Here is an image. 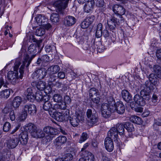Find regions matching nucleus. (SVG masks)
Masks as SVG:
<instances>
[{
    "mask_svg": "<svg viewBox=\"0 0 161 161\" xmlns=\"http://www.w3.org/2000/svg\"><path fill=\"white\" fill-rule=\"evenodd\" d=\"M90 25L86 19H85L83 22L81 23V27L83 29H86L88 28Z\"/></svg>",
    "mask_w": 161,
    "mask_h": 161,
    "instance_id": "4d7b16f0",
    "label": "nucleus"
},
{
    "mask_svg": "<svg viewBox=\"0 0 161 161\" xmlns=\"http://www.w3.org/2000/svg\"><path fill=\"white\" fill-rule=\"evenodd\" d=\"M69 122L70 124L73 127L77 126L80 122H82L84 120V117L82 114H76L75 115H71L69 118Z\"/></svg>",
    "mask_w": 161,
    "mask_h": 161,
    "instance_id": "423d86ee",
    "label": "nucleus"
},
{
    "mask_svg": "<svg viewBox=\"0 0 161 161\" xmlns=\"http://www.w3.org/2000/svg\"><path fill=\"white\" fill-rule=\"evenodd\" d=\"M60 115L58 114L57 119L60 121H67L69 117V110L68 109H65L59 112Z\"/></svg>",
    "mask_w": 161,
    "mask_h": 161,
    "instance_id": "f8f14e48",
    "label": "nucleus"
},
{
    "mask_svg": "<svg viewBox=\"0 0 161 161\" xmlns=\"http://www.w3.org/2000/svg\"><path fill=\"white\" fill-rule=\"evenodd\" d=\"M125 129L127 130L128 131L132 132L134 131L135 130V128L133 124L130 122H126L125 124Z\"/></svg>",
    "mask_w": 161,
    "mask_h": 161,
    "instance_id": "72a5a7b5",
    "label": "nucleus"
},
{
    "mask_svg": "<svg viewBox=\"0 0 161 161\" xmlns=\"http://www.w3.org/2000/svg\"><path fill=\"white\" fill-rule=\"evenodd\" d=\"M116 128L117 129L118 133L120 135H122L124 134L125 132V124H123L122 123H118L116 126Z\"/></svg>",
    "mask_w": 161,
    "mask_h": 161,
    "instance_id": "c85d7f7f",
    "label": "nucleus"
},
{
    "mask_svg": "<svg viewBox=\"0 0 161 161\" xmlns=\"http://www.w3.org/2000/svg\"><path fill=\"white\" fill-rule=\"evenodd\" d=\"M20 64L19 60V59L16 60L14 67V71H9L8 73L7 79L13 85H15L19 82L18 70Z\"/></svg>",
    "mask_w": 161,
    "mask_h": 161,
    "instance_id": "20e7f679",
    "label": "nucleus"
},
{
    "mask_svg": "<svg viewBox=\"0 0 161 161\" xmlns=\"http://www.w3.org/2000/svg\"><path fill=\"white\" fill-rule=\"evenodd\" d=\"M43 109L45 111H48L50 115L55 119H57L58 113L53 107L52 103L50 101L44 102L43 106Z\"/></svg>",
    "mask_w": 161,
    "mask_h": 161,
    "instance_id": "0eeeda50",
    "label": "nucleus"
},
{
    "mask_svg": "<svg viewBox=\"0 0 161 161\" xmlns=\"http://www.w3.org/2000/svg\"><path fill=\"white\" fill-rule=\"evenodd\" d=\"M156 55L157 58V61L159 64H161V48L157 50Z\"/></svg>",
    "mask_w": 161,
    "mask_h": 161,
    "instance_id": "de8ad7c7",
    "label": "nucleus"
},
{
    "mask_svg": "<svg viewBox=\"0 0 161 161\" xmlns=\"http://www.w3.org/2000/svg\"><path fill=\"white\" fill-rule=\"evenodd\" d=\"M45 29L47 30H51L52 28V26L51 24L49 23H45V25H44L42 26Z\"/></svg>",
    "mask_w": 161,
    "mask_h": 161,
    "instance_id": "e2e57ef3",
    "label": "nucleus"
},
{
    "mask_svg": "<svg viewBox=\"0 0 161 161\" xmlns=\"http://www.w3.org/2000/svg\"><path fill=\"white\" fill-rule=\"evenodd\" d=\"M45 136L44 133L42 130L40 129H36L35 130L32 132V136L36 138H42Z\"/></svg>",
    "mask_w": 161,
    "mask_h": 161,
    "instance_id": "393cba45",
    "label": "nucleus"
},
{
    "mask_svg": "<svg viewBox=\"0 0 161 161\" xmlns=\"http://www.w3.org/2000/svg\"><path fill=\"white\" fill-rule=\"evenodd\" d=\"M18 136L16 133L12 136V137L8 141L7 147L9 149L15 148L18 144L19 139L18 138Z\"/></svg>",
    "mask_w": 161,
    "mask_h": 161,
    "instance_id": "1a4fd4ad",
    "label": "nucleus"
},
{
    "mask_svg": "<svg viewBox=\"0 0 161 161\" xmlns=\"http://www.w3.org/2000/svg\"><path fill=\"white\" fill-rule=\"evenodd\" d=\"M16 135L18 136V138L19 139V142L23 145H26L28 142V134L27 131H24L20 134L16 133Z\"/></svg>",
    "mask_w": 161,
    "mask_h": 161,
    "instance_id": "9d476101",
    "label": "nucleus"
},
{
    "mask_svg": "<svg viewBox=\"0 0 161 161\" xmlns=\"http://www.w3.org/2000/svg\"><path fill=\"white\" fill-rule=\"evenodd\" d=\"M47 71L46 69L43 68L37 69L32 74V77L35 80L42 79L46 75Z\"/></svg>",
    "mask_w": 161,
    "mask_h": 161,
    "instance_id": "6e6552de",
    "label": "nucleus"
},
{
    "mask_svg": "<svg viewBox=\"0 0 161 161\" xmlns=\"http://www.w3.org/2000/svg\"><path fill=\"white\" fill-rule=\"evenodd\" d=\"M153 71L156 75L161 79V67L158 64L154 65L153 66Z\"/></svg>",
    "mask_w": 161,
    "mask_h": 161,
    "instance_id": "bb28decb",
    "label": "nucleus"
},
{
    "mask_svg": "<svg viewBox=\"0 0 161 161\" xmlns=\"http://www.w3.org/2000/svg\"><path fill=\"white\" fill-rule=\"evenodd\" d=\"M22 102V98L19 96L15 97L12 102V105L14 108L15 109L18 108Z\"/></svg>",
    "mask_w": 161,
    "mask_h": 161,
    "instance_id": "4be33fe9",
    "label": "nucleus"
},
{
    "mask_svg": "<svg viewBox=\"0 0 161 161\" xmlns=\"http://www.w3.org/2000/svg\"><path fill=\"white\" fill-rule=\"evenodd\" d=\"M82 157L79 161H94V157L93 155L90 152H87L86 154L80 155Z\"/></svg>",
    "mask_w": 161,
    "mask_h": 161,
    "instance_id": "a211bd4d",
    "label": "nucleus"
},
{
    "mask_svg": "<svg viewBox=\"0 0 161 161\" xmlns=\"http://www.w3.org/2000/svg\"><path fill=\"white\" fill-rule=\"evenodd\" d=\"M53 99L54 102L58 103L62 101V97L60 94H56L53 95Z\"/></svg>",
    "mask_w": 161,
    "mask_h": 161,
    "instance_id": "a18cd8bd",
    "label": "nucleus"
},
{
    "mask_svg": "<svg viewBox=\"0 0 161 161\" xmlns=\"http://www.w3.org/2000/svg\"><path fill=\"white\" fill-rule=\"evenodd\" d=\"M115 14H113L107 19V24L111 30H113L122 24L124 19L122 15L125 13V10L122 6L115 4L113 8Z\"/></svg>",
    "mask_w": 161,
    "mask_h": 161,
    "instance_id": "f03ea898",
    "label": "nucleus"
},
{
    "mask_svg": "<svg viewBox=\"0 0 161 161\" xmlns=\"http://www.w3.org/2000/svg\"><path fill=\"white\" fill-rule=\"evenodd\" d=\"M25 93L28 100L31 102L35 99V96L31 88L29 87L27 88Z\"/></svg>",
    "mask_w": 161,
    "mask_h": 161,
    "instance_id": "b1692460",
    "label": "nucleus"
},
{
    "mask_svg": "<svg viewBox=\"0 0 161 161\" xmlns=\"http://www.w3.org/2000/svg\"><path fill=\"white\" fill-rule=\"evenodd\" d=\"M94 19V16L89 15L85 19L90 25L93 21Z\"/></svg>",
    "mask_w": 161,
    "mask_h": 161,
    "instance_id": "6e6d98bb",
    "label": "nucleus"
},
{
    "mask_svg": "<svg viewBox=\"0 0 161 161\" xmlns=\"http://www.w3.org/2000/svg\"><path fill=\"white\" fill-rule=\"evenodd\" d=\"M159 22L157 19L155 18L153 19V20H151L150 23L151 24L155 25L156 23H158Z\"/></svg>",
    "mask_w": 161,
    "mask_h": 161,
    "instance_id": "774afa93",
    "label": "nucleus"
},
{
    "mask_svg": "<svg viewBox=\"0 0 161 161\" xmlns=\"http://www.w3.org/2000/svg\"><path fill=\"white\" fill-rule=\"evenodd\" d=\"M64 103L66 104H69L71 103V99L69 96L66 95L64 97Z\"/></svg>",
    "mask_w": 161,
    "mask_h": 161,
    "instance_id": "13d9d810",
    "label": "nucleus"
},
{
    "mask_svg": "<svg viewBox=\"0 0 161 161\" xmlns=\"http://www.w3.org/2000/svg\"><path fill=\"white\" fill-rule=\"evenodd\" d=\"M10 94V90L8 89L3 90L0 92V97L6 99L9 96Z\"/></svg>",
    "mask_w": 161,
    "mask_h": 161,
    "instance_id": "c756f323",
    "label": "nucleus"
},
{
    "mask_svg": "<svg viewBox=\"0 0 161 161\" xmlns=\"http://www.w3.org/2000/svg\"><path fill=\"white\" fill-rule=\"evenodd\" d=\"M113 139L110 137H107L105 139L104 146L108 152L112 151L114 148Z\"/></svg>",
    "mask_w": 161,
    "mask_h": 161,
    "instance_id": "ddd939ff",
    "label": "nucleus"
},
{
    "mask_svg": "<svg viewBox=\"0 0 161 161\" xmlns=\"http://www.w3.org/2000/svg\"><path fill=\"white\" fill-rule=\"evenodd\" d=\"M95 0L96 6L99 7H103V6L104 3L103 0Z\"/></svg>",
    "mask_w": 161,
    "mask_h": 161,
    "instance_id": "5fc2aeb1",
    "label": "nucleus"
},
{
    "mask_svg": "<svg viewBox=\"0 0 161 161\" xmlns=\"http://www.w3.org/2000/svg\"><path fill=\"white\" fill-rule=\"evenodd\" d=\"M94 0H88L84 7L85 12L89 13L93 8L95 5Z\"/></svg>",
    "mask_w": 161,
    "mask_h": 161,
    "instance_id": "6ab92c4d",
    "label": "nucleus"
},
{
    "mask_svg": "<svg viewBox=\"0 0 161 161\" xmlns=\"http://www.w3.org/2000/svg\"><path fill=\"white\" fill-rule=\"evenodd\" d=\"M35 97L38 101L40 102L42 101L43 99V96L41 91H37L35 93Z\"/></svg>",
    "mask_w": 161,
    "mask_h": 161,
    "instance_id": "58836bf2",
    "label": "nucleus"
},
{
    "mask_svg": "<svg viewBox=\"0 0 161 161\" xmlns=\"http://www.w3.org/2000/svg\"><path fill=\"white\" fill-rule=\"evenodd\" d=\"M96 97H92V101L96 104H98L99 103L100 100L101 99V96L100 94H97V96H95Z\"/></svg>",
    "mask_w": 161,
    "mask_h": 161,
    "instance_id": "864d4df0",
    "label": "nucleus"
},
{
    "mask_svg": "<svg viewBox=\"0 0 161 161\" xmlns=\"http://www.w3.org/2000/svg\"><path fill=\"white\" fill-rule=\"evenodd\" d=\"M36 20L38 24L41 26L45 25V24L47 23V20L46 18L42 15H38L36 18Z\"/></svg>",
    "mask_w": 161,
    "mask_h": 161,
    "instance_id": "5701e85b",
    "label": "nucleus"
},
{
    "mask_svg": "<svg viewBox=\"0 0 161 161\" xmlns=\"http://www.w3.org/2000/svg\"><path fill=\"white\" fill-rule=\"evenodd\" d=\"M41 58H42L43 62H48L49 61V57L46 55L42 56Z\"/></svg>",
    "mask_w": 161,
    "mask_h": 161,
    "instance_id": "0e129e2a",
    "label": "nucleus"
},
{
    "mask_svg": "<svg viewBox=\"0 0 161 161\" xmlns=\"http://www.w3.org/2000/svg\"><path fill=\"white\" fill-rule=\"evenodd\" d=\"M50 19L53 23L58 22L59 21V15L56 13L52 14L50 17Z\"/></svg>",
    "mask_w": 161,
    "mask_h": 161,
    "instance_id": "ea45409f",
    "label": "nucleus"
},
{
    "mask_svg": "<svg viewBox=\"0 0 161 161\" xmlns=\"http://www.w3.org/2000/svg\"><path fill=\"white\" fill-rule=\"evenodd\" d=\"M10 118L12 121H14L15 119L14 111L13 110L10 111L9 113Z\"/></svg>",
    "mask_w": 161,
    "mask_h": 161,
    "instance_id": "052dcab7",
    "label": "nucleus"
},
{
    "mask_svg": "<svg viewBox=\"0 0 161 161\" xmlns=\"http://www.w3.org/2000/svg\"><path fill=\"white\" fill-rule=\"evenodd\" d=\"M113 107L110 106L108 108L105 109V111L106 113H102V116L105 118H108L110 115L111 113L112 112H113V109H112Z\"/></svg>",
    "mask_w": 161,
    "mask_h": 161,
    "instance_id": "473e14b6",
    "label": "nucleus"
},
{
    "mask_svg": "<svg viewBox=\"0 0 161 161\" xmlns=\"http://www.w3.org/2000/svg\"><path fill=\"white\" fill-rule=\"evenodd\" d=\"M99 94L97 89L95 88H92L89 90V96L91 98L95 97V96Z\"/></svg>",
    "mask_w": 161,
    "mask_h": 161,
    "instance_id": "c9c22d12",
    "label": "nucleus"
},
{
    "mask_svg": "<svg viewBox=\"0 0 161 161\" xmlns=\"http://www.w3.org/2000/svg\"><path fill=\"white\" fill-rule=\"evenodd\" d=\"M103 25L99 23L97 25L96 31V36L97 38H99L102 35Z\"/></svg>",
    "mask_w": 161,
    "mask_h": 161,
    "instance_id": "7c9ffc66",
    "label": "nucleus"
},
{
    "mask_svg": "<svg viewBox=\"0 0 161 161\" xmlns=\"http://www.w3.org/2000/svg\"><path fill=\"white\" fill-rule=\"evenodd\" d=\"M130 119L132 122L138 125H140L142 123L141 118L136 116H132L130 117Z\"/></svg>",
    "mask_w": 161,
    "mask_h": 161,
    "instance_id": "2f4dec72",
    "label": "nucleus"
},
{
    "mask_svg": "<svg viewBox=\"0 0 161 161\" xmlns=\"http://www.w3.org/2000/svg\"><path fill=\"white\" fill-rule=\"evenodd\" d=\"M76 22L75 18L71 16H68L64 19V24L66 26H71L74 25Z\"/></svg>",
    "mask_w": 161,
    "mask_h": 161,
    "instance_id": "aec40b11",
    "label": "nucleus"
},
{
    "mask_svg": "<svg viewBox=\"0 0 161 161\" xmlns=\"http://www.w3.org/2000/svg\"><path fill=\"white\" fill-rule=\"evenodd\" d=\"M88 137L87 134L85 132H83L80 137L79 142L80 143H82L87 140Z\"/></svg>",
    "mask_w": 161,
    "mask_h": 161,
    "instance_id": "37998d69",
    "label": "nucleus"
},
{
    "mask_svg": "<svg viewBox=\"0 0 161 161\" xmlns=\"http://www.w3.org/2000/svg\"><path fill=\"white\" fill-rule=\"evenodd\" d=\"M143 109L142 107H139L135 108L134 109L136 112L142 113L143 111Z\"/></svg>",
    "mask_w": 161,
    "mask_h": 161,
    "instance_id": "338daca9",
    "label": "nucleus"
},
{
    "mask_svg": "<svg viewBox=\"0 0 161 161\" xmlns=\"http://www.w3.org/2000/svg\"><path fill=\"white\" fill-rule=\"evenodd\" d=\"M86 114L88 119H89L91 117H93L97 114L96 112L94 110L92 111L91 109H88L87 111Z\"/></svg>",
    "mask_w": 161,
    "mask_h": 161,
    "instance_id": "4c0bfd02",
    "label": "nucleus"
},
{
    "mask_svg": "<svg viewBox=\"0 0 161 161\" xmlns=\"http://www.w3.org/2000/svg\"><path fill=\"white\" fill-rule=\"evenodd\" d=\"M11 128V125L8 122H6L3 126V130L4 131L7 132Z\"/></svg>",
    "mask_w": 161,
    "mask_h": 161,
    "instance_id": "3c124183",
    "label": "nucleus"
},
{
    "mask_svg": "<svg viewBox=\"0 0 161 161\" xmlns=\"http://www.w3.org/2000/svg\"><path fill=\"white\" fill-rule=\"evenodd\" d=\"M122 97L125 102L128 103L132 100V97L129 92L126 90H123L121 92Z\"/></svg>",
    "mask_w": 161,
    "mask_h": 161,
    "instance_id": "412c9836",
    "label": "nucleus"
},
{
    "mask_svg": "<svg viewBox=\"0 0 161 161\" xmlns=\"http://www.w3.org/2000/svg\"><path fill=\"white\" fill-rule=\"evenodd\" d=\"M102 34L103 36L107 38L109 37V33L108 30L106 29L104 30L102 32Z\"/></svg>",
    "mask_w": 161,
    "mask_h": 161,
    "instance_id": "69168bd1",
    "label": "nucleus"
},
{
    "mask_svg": "<svg viewBox=\"0 0 161 161\" xmlns=\"http://www.w3.org/2000/svg\"><path fill=\"white\" fill-rule=\"evenodd\" d=\"M118 132L115 127H112L108 133V137L114 139V141H118Z\"/></svg>",
    "mask_w": 161,
    "mask_h": 161,
    "instance_id": "4468645a",
    "label": "nucleus"
},
{
    "mask_svg": "<svg viewBox=\"0 0 161 161\" xmlns=\"http://www.w3.org/2000/svg\"><path fill=\"white\" fill-rule=\"evenodd\" d=\"M66 108V104L64 103H61L60 104H58V108L62 109L63 110L67 109Z\"/></svg>",
    "mask_w": 161,
    "mask_h": 161,
    "instance_id": "680f3d73",
    "label": "nucleus"
},
{
    "mask_svg": "<svg viewBox=\"0 0 161 161\" xmlns=\"http://www.w3.org/2000/svg\"><path fill=\"white\" fill-rule=\"evenodd\" d=\"M55 141L56 145L59 146L64 144L67 141V139L64 136H60L56 138Z\"/></svg>",
    "mask_w": 161,
    "mask_h": 161,
    "instance_id": "cd10ccee",
    "label": "nucleus"
},
{
    "mask_svg": "<svg viewBox=\"0 0 161 161\" xmlns=\"http://www.w3.org/2000/svg\"><path fill=\"white\" fill-rule=\"evenodd\" d=\"M112 108L113 109V111H115L119 114H122L125 111L124 106L121 101L117 102Z\"/></svg>",
    "mask_w": 161,
    "mask_h": 161,
    "instance_id": "9b49d317",
    "label": "nucleus"
},
{
    "mask_svg": "<svg viewBox=\"0 0 161 161\" xmlns=\"http://www.w3.org/2000/svg\"><path fill=\"white\" fill-rule=\"evenodd\" d=\"M65 77V73L63 72L60 71L58 74V78L60 79H64Z\"/></svg>",
    "mask_w": 161,
    "mask_h": 161,
    "instance_id": "bf43d9fd",
    "label": "nucleus"
},
{
    "mask_svg": "<svg viewBox=\"0 0 161 161\" xmlns=\"http://www.w3.org/2000/svg\"><path fill=\"white\" fill-rule=\"evenodd\" d=\"M55 47L53 46L47 45L46 46L45 50L47 53H52L55 49Z\"/></svg>",
    "mask_w": 161,
    "mask_h": 161,
    "instance_id": "8fccbe9b",
    "label": "nucleus"
},
{
    "mask_svg": "<svg viewBox=\"0 0 161 161\" xmlns=\"http://www.w3.org/2000/svg\"><path fill=\"white\" fill-rule=\"evenodd\" d=\"M36 108L35 105L30 104L24 105L22 106V114L21 116V118H23L22 119H25L28 113L31 115H34L36 114Z\"/></svg>",
    "mask_w": 161,
    "mask_h": 161,
    "instance_id": "39448f33",
    "label": "nucleus"
},
{
    "mask_svg": "<svg viewBox=\"0 0 161 161\" xmlns=\"http://www.w3.org/2000/svg\"><path fill=\"white\" fill-rule=\"evenodd\" d=\"M107 101L108 103V104L112 107H113L116 103L114 98L112 96L108 97L107 98Z\"/></svg>",
    "mask_w": 161,
    "mask_h": 161,
    "instance_id": "49530a36",
    "label": "nucleus"
},
{
    "mask_svg": "<svg viewBox=\"0 0 161 161\" xmlns=\"http://www.w3.org/2000/svg\"><path fill=\"white\" fill-rule=\"evenodd\" d=\"M43 131L48 135L53 136L56 135L58 133L57 129L50 126L45 127L43 129Z\"/></svg>",
    "mask_w": 161,
    "mask_h": 161,
    "instance_id": "f3484780",
    "label": "nucleus"
},
{
    "mask_svg": "<svg viewBox=\"0 0 161 161\" xmlns=\"http://www.w3.org/2000/svg\"><path fill=\"white\" fill-rule=\"evenodd\" d=\"M110 106L107 103H103L101 106V112L103 113H106L105 109L108 108Z\"/></svg>",
    "mask_w": 161,
    "mask_h": 161,
    "instance_id": "603ef678",
    "label": "nucleus"
},
{
    "mask_svg": "<svg viewBox=\"0 0 161 161\" xmlns=\"http://www.w3.org/2000/svg\"><path fill=\"white\" fill-rule=\"evenodd\" d=\"M98 118L97 114L91 117L89 119H88V123L91 125L96 124L98 122Z\"/></svg>",
    "mask_w": 161,
    "mask_h": 161,
    "instance_id": "e433bc0d",
    "label": "nucleus"
},
{
    "mask_svg": "<svg viewBox=\"0 0 161 161\" xmlns=\"http://www.w3.org/2000/svg\"><path fill=\"white\" fill-rule=\"evenodd\" d=\"M89 144L88 143H85L83 146V148L81 149V151L80 152V155H84L86 154L87 152H89L88 151L86 150L85 149L89 146Z\"/></svg>",
    "mask_w": 161,
    "mask_h": 161,
    "instance_id": "c03bdc74",
    "label": "nucleus"
},
{
    "mask_svg": "<svg viewBox=\"0 0 161 161\" xmlns=\"http://www.w3.org/2000/svg\"><path fill=\"white\" fill-rule=\"evenodd\" d=\"M45 30L43 28L41 27L37 28L36 30V34L38 36H41L44 35L45 33Z\"/></svg>",
    "mask_w": 161,
    "mask_h": 161,
    "instance_id": "a19ab883",
    "label": "nucleus"
},
{
    "mask_svg": "<svg viewBox=\"0 0 161 161\" xmlns=\"http://www.w3.org/2000/svg\"><path fill=\"white\" fill-rule=\"evenodd\" d=\"M58 77L54 74H50L48 80V82L50 83L53 84V82H56Z\"/></svg>",
    "mask_w": 161,
    "mask_h": 161,
    "instance_id": "79ce46f5",
    "label": "nucleus"
},
{
    "mask_svg": "<svg viewBox=\"0 0 161 161\" xmlns=\"http://www.w3.org/2000/svg\"><path fill=\"white\" fill-rule=\"evenodd\" d=\"M60 69L58 65H52L48 68L47 70V72L49 74H55L58 72Z\"/></svg>",
    "mask_w": 161,
    "mask_h": 161,
    "instance_id": "a878e982",
    "label": "nucleus"
},
{
    "mask_svg": "<svg viewBox=\"0 0 161 161\" xmlns=\"http://www.w3.org/2000/svg\"><path fill=\"white\" fill-rule=\"evenodd\" d=\"M149 81H147L145 83L144 88L140 92L141 96L138 94L136 95L134 97L135 102L138 105L143 106L145 104L144 100H149L150 99V95L154 88L153 85H158L159 80L155 76V74L151 73L148 75Z\"/></svg>",
    "mask_w": 161,
    "mask_h": 161,
    "instance_id": "f257e3e1",
    "label": "nucleus"
},
{
    "mask_svg": "<svg viewBox=\"0 0 161 161\" xmlns=\"http://www.w3.org/2000/svg\"><path fill=\"white\" fill-rule=\"evenodd\" d=\"M37 45L36 44H32L28 48V53L30 54H32L33 55L31 57L27 56L23 62V64L21 66L19 69L20 73L19 78L20 79H22L23 77L24 73L23 69L26 66V67H27L31 63L32 58L35 57V55H34V54L36 53L37 52Z\"/></svg>",
    "mask_w": 161,
    "mask_h": 161,
    "instance_id": "7ed1b4c3",
    "label": "nucleus"
},
{
    "mask_svg": "<svg viewBox=\"0 0 161 161\" xmlns=\"http://www.w3.org/2000/svg\"><path fill=\"white\" fill-rule=\"evenodd\" d=\"M63 158L64 161H71L73 158V156L71 154L68 153L64 155Z\"/></svg>",
    "mask_w": 161,
    "mask_h": 161,
    "instance_id": "09e8293b",
    "label": "nucleus"
},
{
    "mask_svg": "<svg viewBox=\"0 0 161 161\" xmlns=\"http://www.w3.org/2000/svg\"><path fill=\"white\" fill-rule=\"evenodd\" d=\"M36 128V127L34 125L31 123H29L26 127L25 129L31 133L32 136V132L34 131Z\"/></svg>",
    "mask_w": 161,
    "mask_h": 161,
    "instance_id": "f704fd0d",
    "label": "nucleus"
},
{
    "mask_svg": "<svg viewBox=\"0 0 161 161\" xmlns=\"http://www.w3.org/2000/svg\"><path fill=\"white\" fill-rule=\"evenodd\" d=\"M37 88L39 91L44 90L45 92L47 94H50L51 92V88L50 86L45 88V83L42 81L38 82Z\"/></svg>",
    "mask_w": 161,
    "mask_h": 161,
    "instance_id": "dca6fc26",
    "label": "nucleus"
},
{
    "mask_svg": "<svg viewBox=\"0 0 161 161\" xmlns=\"http://www.w3.org/2000/svg\"><path fill=\"white\" fill-rule=\"evenodd\" d=\"M69 0H58L53 3L54 6L58 8L59 10L64 9L67 7Z\"/></svg>",
    "mask_w": 161,
    "mask_h": 161,
    "instance_id": "2eb2a0df",
    "label": "nucleus"
}]
</instances>
